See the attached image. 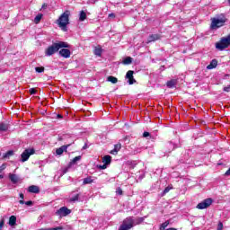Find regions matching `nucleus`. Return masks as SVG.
Masks as SVG:
<instances>
[{"label": "nucleus", "instance_id": "nucleus-1", "mask_svg": "<svg viewBox=\"0 0 230 230\" xmlns=\"http://www.w3.org/2000/svg\"><path fill=\"white\" fill-rule=\"evenodd\" d=\"M145 222L144 217H137L134 220L133 217H128L123 221L121 226L119 227V230H130L134 226H139V224H143Z\"/></svg>", "mask_w": 230, "mask_h": 230}, {"label": "nucleus", "instance_id": "nucleus-2", "mask_svg": "<svg viewBox=\"0 0 230 230\" xmlns=\"http://www.w3.org/2000/svg\"><path fill=\"white\" fill-rule=\"evenodd\" d=\"M62 48H71V46L67 42L58 41L53 43L45 50V55L46 57H51L55 55V53H57L59 49H62Z\"/></svg>", "mask_w": 230, "mask_h": 230}, {"label": "nucleus", "instance_id": "nucleus-3", "mask_svg": "<svg viewBox=\"0 0 230 230\" xmlns=\"http://www.w3.org/2000/svg\"><path fill=\"white\" fill-rule=\"evenodd\" d=\"M71 15V11L66 10L58 19L57 23L62 31H67V24H69V17Z\"/></svg>", "mask_w": 230, "mask_h": 230}, {"label": "nucleus", "instance_id": "nucleus-4", "mask_svg": "<svg viewBox=\"0 0 230 230\" xmlns=\"http://www.w3.org/2000/svg\"><path fill=\"white\" fill-rule=\"evenodd\" d=\"M229 46L230 34H228L226 37L221 38L220 40L216 43V49H218V51H224V49H227Z\"/></svg>", "mask_w": 230, "mask_h": 230}, {"label": "nucleus", "instance_id": "nucleus-5", "mask_svg": "<svg viewBox=\"0 0 230 230\" xmlns=\"http://www.w3.org/2000/svg\"><path fill=\"white\" fill-rule=\"evenodd\" d=\"M224 24H226V19L212 18L210 28L211 30H217L222 28Z\"/></svg>", "mask_w": 230, "mask_h": 230}, {"label": "nucleus", "instance_id": "nucleus-6", "mask_svg": "<svg viewBox=\"0 0 230 230\" xmlns=\"http://www.w3.org/2000/svg\"><path fill=\"white\" fill-rule=\"evenodd\" d=\"M34 154H35L34 148L25 149L21 155L22 163H26V161H28V159H30V156L33 155Z\"/></svg>", "mask_w": 230, "mask_h": 230}, {"label": "nucleus", "instance_id": "nucleus-7", "mask_svg": "<svg viewBox=\"0 0 230 230\" xmlns=\"http://www.w3.org/2000/svg\"><path fill=\"white\" fill-rule=\"evenodd\" d=\"M67 215H71V209L67 208V207H61L56 211V217L59 218H64V217H67Z\"/></svg>", "mask_w": 230, "mask_h": 230}, {"label": "nucleus", "instance_id": "nucleus-8", "mask_svg": "<svg viewBox=\"0 0 230 230\" xmlns=\"http://www.w3.org/2000/svg\"><path fill=\"white\" fill-rule=\"evenodd\" d=\"M213 204V199L208 198L197 205V209H208Z\"/></svg>", "mask_w": 230, "mask_h": 230}, {"label": "nucleus", "instance_id": "nucleus-9", "mask_svg": "<svg viewBox=\"0 0 230 230\" xmlns=\"http://www.w3.org/2000/svg\"><path fill=\"white\" fill-rule=\"evenodd\" d=\"M126 78L128 79V84L129 85H134L136 84V79H134V71L128 70L126 74Z\"/></svg>", "mask_w": 230, "mask_h": 230}, {"label": "nucleus", "instance_id": "nucleus-10", "mask_svg": "<svg viewBox=\"0 0 230 230\" xmlns=\"http://www.w3.org/2000/svg\"><path fill=\"white\" fill-rule=\"evenodd\" d=\"M60 57H63V58H69L71 57V50L68 49H61L59 50Z\"/></svg>", "mask_w": 230, "mask_h": 230}, {"label": "nucleus", "instance_id": "nucleus-11", "mask_svg": "<svg viewBox=\"0 0 230 230\" xmlns=\"http://www.w3.org/2000/svg\"><path fill=\"white\" fill-rule=\"evenodd\" d=\"M69 146H71V144L62 146L59 148L56 149L57 155H62L64 152H67V148H69Z\"/></svg>", "mask_w": 230, "mask_h": 230}, {"label": "nucleus", "instance_id": "nucleus-12", "mask_svg": "<svg viewBox=\"0 0 230 230\" xmlns=\"http://www.w3.org/2000/svg\"><path fill=\"white\" fill-rule=\"evenodd\" d=\"M155 40H161V34H151L147 38V44L150 42H155Z\"/></svg>", "mask_w": 230, "mask_h": 230}, {"label": "nucleus", "instance_id": "nucleus-13", "mask_svg": "<svg viewBox=\"0 0 230 230\" xmlns=\"http://www.w3.org/2000/svg\"><path fill=\"white\" fill-rule=\"evenodd\" d=\"M119 150H121V143L116 144L110 154H111V155H118V152H119Z\"/></svg>", "mask_w": 230, "mask_h": 230}, {"label": "nucleus", "instance_id": "nucleus-14", "mask_svg": "<svg viewBox=\"0 0 230 230\" xmlns=\"http://www.w3.org/2000/svg\"><path fill=\"white\" fill-rule=\"evenodd\" d=\"M29 193H40V189L37 185H31L28 188Z\"/></svg>", "mask_w": 230, "mask_h": 230}, {"label": "nucleus", "instance_id": "nucleus-15", "mask_svg": "<svg viewBox=\"0 0 230 230\" xmlns=\"http://www.w3.org/2000/svg\"><path fill=\"white\" fill-rule=\"evenodd\" d=\"M8 128H10V124L5 122L0 123V132H8Z\"/></svg>", "mask_w": 230, "mask_h": 230}, {"label": "nucleus", "instance_id": "nucleus-16", "mask_svg": "<svg viewBox=\"0 0 230 230\" xmlns=\"http://www.w3.org/2000/svg\"><path fill=\"white\" fill-rule=\"evenodd\" d=\"M102 163H103V164H106L107 166H109V164H111V163H112V156L111 155H104L102 158Z\"/></svg>", "mask_w": 230, "mask_h": 230}, {"label": "nucleus", "instance_id": "nucleus-17", "mask_svg": "<svg viewBox=\"0 0 230 230\" xmlns=\"http://www.w3.org/2000/svg\"><path fill=\"white\" fill-rule=\"evenodd\" d=\"M218 66V61L217 59H212L210 64L207 66V69H215Z\"/></svg>", "mask_w": 230, "mask_h": 230}, {"label": "nucleus", "instance_id": "nucleus-18", "mask_svg": "<svg viewBox=\"0 0 230 230\" xmlns=\"http://www.w3.org/2000/svg\"><path fill=\"white\" fill-rule=\"evenodd\" d=\"M166 85L169 89H173V87L177 85V81L175 79H172L166 83Z\"/></svg>", "mask_w": 230, "mask_h": 230}, {"label": "nucleus", "instance_id": "nucleus-19", "mask_svg": "<svg viewBox=\"0 0 230 230\" xmlns=\"http://www.w3.org/2000/svg\"><path fill=\"white\" fill-rule=\"evenodd\" d=\"M85 19H87V13H85V11H81L79 13V21H81V22H84Z\"/></svg>", "mask_w": 230, "mask_h": 230}, {"label": "nucleus", "instance_id": "nucleus-20", "mask_svg": "<svg viewBox=\"0 0 230 230\" xmlns=\"http://www.w3.org/2000/svg\"><path fill=\"white\" fill-rule=\"evenodd\" d=\"M103 52V49L101 47H95L93 53L96 55V57H102V53Z\"/></svg>", "mask_w": 230, "mask_h": 230}, {"label": "nucleus", "instance_id": "nucleus-21", "mask_svg": "<svg viewBox=\"0 0 230 230\" xmlns=\"http://www.w3.org/2000/svg\"><path fill=\"white\" fill-rule=\"evenodd\" d=\"M12 155H13V151L9 150L3 155L2 159H10V157H12Z\"/></svg>", "mask_w": 230, "mask_h": 230}, {"label": "nucleus", "instance_id": "nucleus-22", "mask_svg": "<svg viewBox=\"0 0 230 230\" xmlns=\"http://www.w3.org/2000/svg\"><path fill=\"white\" fill-rule=\"evenodd\" d=\"M9 179L13 184H17V182H19V178H17V175L15 174H10Z\"/></svg>", "mask_w": 230, "mask_h": 230}, {"label": "nucleus", "instance_id": "nucleus-23", "mask_svg": "<svg viewBox=\"0 0 230 230\" xmlns=\"http://www.w3.org/2000/svg\"><path fill=\"white\" fill-rule=\"evenodd\" d=\"M17 224V217L15 216H11L9 217V226H15Z\"/></svg>", "mask_w": 230, "mask_h": 230}, {"label": "nucleus", "instance_id": "nucleus-24", "mask_svg": "<svg viewBox=\"0 0 230 230\" xmlns=\"http://www.w3.org/2000/svg\"><path fill=\"white\" fill-rule=\"evenodd\" d=\"M122 64H124V66H128L132 64V58L127 57L126 58L123 59Z\"/></svg>", "mask_w": 230, "mask_h": 230}, {"label": "nucleus", "instance_id": "nucleus-25", "mask_svg": "<svg viewBox=\"0 0 230 230\" xmlns=\"http://www.w3.org/2000/svg\"><path fill=\"white\" fill-rule=\"evenodd\" d=\"M40 21H42V13H39L38 15H36V17L34 18V23L39 24Z\"/></svg>", "mask_w": 230, "mask_h": 230}, {"label": "nucleus", "instance_id": "nucleus-26", "mask_svg": "<svg viewBox=\"0 0 230 230\" xmlns=\"http://www.w3.org/2000/svg\"><path fill=\"white\" fill-rule=\"evenodd\" d=\"M107 81L111 82V84H118V79L112 75L108 76Z\"/></svg>", "mask_w": 230, "mask_h": 230}, {"label": "nucleus", "instance_id": "nucleus-27", "mask_svg": "<svg viewBox=\"0 0 230 230\" xmlns=\"http://www.w3.org/2000/svg\"><path fill=\"white\" fill-rule=\"evenodd\" d=\"M168 226H170V221H165L164 222L161 226H160V230H164L166 229V227H168Z\"/></svg>", "mask_w": 230, "mask_h": 230}, {"label": "nucleus", "instance_id": "nucleus-28", "mask_svg": "<svg viewBox=\"0 0 230 230\" xmlns=\"http://www.w3.org/2000/svg\"><path fill=\"white\" fill-rule=\"evenodd\" d=\"M93 180L91 179V177H87L84 179L83 184H92Z\"/></svg>", "mask_w": 230, "mask_h": 230}, {"label": "nucleus", "instance_id": "nucleus-29", "mask_svg": "<svg viewBox=\"0 0 230 230\" xmlns=\"http://www.w3.org/2000/svg\"><path fill=\"white\" fill-rule=\"evenodd\" d=\"M78 199H80V194H76L75 196L72 197L70 199V202H76L78 201Z\"/></svg>", "mask_w": 230, "mask_h": 230}, {"label": "nucleus", "instance_id": "nucleus-30", "mask_svg": "<svg viewBox=\"0 0 230 230\" xmlns=\"http://www.w3.org/2000/svg\"><path fill=\"white\" fill-rule=\"evenodd\" d=\"M64 226H57L54 228H41L40 230H63Z\"/></svg>", "mask_w": 230, "mask_h": 230}, {"label": "nucleus", "instance_id": "nucleus-31", "mask_svg": "<svg viewBox=\"0 0 230 230\" xmlns=\"http://www.w3.org/2000/svg\"><path fill=\"white\" fill-rule=\"evenodd\" d=\"M44 66H37L35 68L36 73H44Z\"/></svg>", "mask_w": 230, "mask_h": 230}, {"label": "nucleus", "instance_id": "nucleus-32", "mask_svg": "<svg viewBox=\"0 0 230 230\" xmlns=\"http://www.w3.org/2000/svg\"><path fill=\"white\" fill-rule=\"evenodd\" d=\"M116 193L117 195H123V190L121 189V187L117 188Z\"/></svg>", "mask_w": 230, "mask_h": 230}, {"label": "nucleus", "instance_id": "nucleus-33", "mask_svg": "<svg viewBox=\"0 0 230 230\" xmlns=\"http://www.w3.org/2000/svg\"><path fill=\"white\" fill-rule=\"evenodd\" d=\"M4 170H6V164H3L0 166V173H3Z\"/></svg>", "mask_w": 230, "mask_h": 230}, {"label": "nucleus", "instance_id": "nucleus-34", "mask_svg": "<svg viewBox=\"0 0 230 230\" xmlns=\"http://www.w3.org/2000/svg\"><path fill=\"white\" fill-rule=\"evenodd\" d=\"M82 159V156L78 155L73 158L72 163H76L77 161H80Z\"/></svg>", "mask_w": 230, "mask_h": 230}, {"label": "nucleus", "instance_id": "nucleus-35", "mask_svg": "<svg viewBox=\"0 0 230 230\" xmlns=\"http://www.w3.org/2000/svg\"><path fill=\"white\" fill-rule=\"evenodd\" d=\"M97 168H100V170H107V164H103L102 165H97Z\"/></svg>", "mask_w": 230, "mask_h": 230}, {"label": "nucleus", "instance_id": "nucleus-36", "mask_svg": "<svg viewBox=\"0 0 230 230\" xmlns=\"http://www.w3.org/2000/svg\"><path fill=\"white\" fill-rule=\"evenodd\" d=\"M30 94H37V90L35 88H31L29 90Z\"/></svg>", "mask_w": 230, "mask_h": 230}, {"label": "nucleus", "instance_id": "nucleus-37", "mask_svg": "<svg viewBox=\"0 0 230 230\" xmlns=\"http://www.w3.org/2000/svg\"><path fill=\"white\" fill-rule=\"evenodd\" d=\"M222 229H224V224H222V222H219L217 224V230H222Z\"/></svg>", "mask_w": 230, "mask_h": 230}, {"label": "nucleus", "instance_id": "nucleus-38", "mask_svg": "<svg viewBox=\"0 0 230 230\" xmlns=\"http://www.w3.org/2000/svg\"><path fill=\"white\" fill-rule=\"evenodd\" d=\"M170 190H172V187H166L164 190V195H166V193H168L170 191Z\"/></svg>", "mask_w": 230, "mask_h": 230}, {"label": "nucleus", "instance_id": "nucleus-39", "mask_svg": "<svg viewBox=\"0 0 230 230\" xmlns=\"http://www.w3.org/2000/svg\"><path fill=\"white\" fill-rule=\"evenodd\" d=\"M143 137H150V132L145 131V132L143 133Z\"/></svg>", "mask_w": 230, "mask_h": 230}, {"label": "nucleus", "instance_id": "nucleus-40", "mask_svg": "<svg viewBox=\"0 0 230 230\" xmlns=\"http://www.w3.org/2000/svg\"><path fill=\"white\" fill-rule=\"evenodd\" d=\"M4 226V219H1V221H0V230H3Z\"/></svg>", "mask_w": 230, "mask_h": 230}, {"label": "nucleus", "instance_id": "nucleus-41", "mask_svg": "<svg viewBox=\"0 0 230 230\" xmlns=\"http://www.w3.org/2000/svg\"><path fill=\"white\" fill-rule=\"evenodd\" d=\"M223 91H225V93H230V84L228 86L224 87Z\"/></svg>", "mask_w": 230, "mask_h": 230}, {"label": "nucleus", "instance_id": "nucleus-42", "mask_svg": "<svg viewBox=\"0 0 230 230\" xmlns=\"http://www.w3.org/2000/svg\"><path fill=\"white\" fill-rule=\"evenodd\" d=\"M123 141H127L128 143H130V137H124Z\"/></svg>", "mask_w": 230, "mask_h": 230}, {"label": "nucleus", "instance_id": "nucleus-43", "mask_svg": "<svg viewBox=\"0 0 230 230\" xmlns=\"http://www.w3.org/2000/svg\"><path fill=\"white\" fill-rule=\"evenodd\" d=\"M25 205L26 206H33V201H31V200L26 201Z\"/></svg>", "mask_w": 230, "mask_h": 230}, {"label": "nucleus", "instance_id": "nucleus-44", "mask_svg": "<svg viewBox=\"0 0 230 230\" xmlns=\"http://www.w3.org/2000/svg\"><path fill=\"white\" fill-rule=\"evenodd\" d=\"M41 8H42L43 10L46 9V8H48V4H47L46 3H44V4H42Z\"/></svg>", "mask_w": 230, "mask_h": 230}, {"label": "nucleus", "instance_id": "nucleus-45", "mask_svg": "<svg viewBox=\"0 0 230 230\" xmlns=\"http://www.w3.org/2000/svg\"><path fill=\"white\" fill-rule=\"evenodd\" d=\"M62 118H64V116H62V114H58V119H62Z\"/></svg>", "mask_w": 230, "mask_h": 230}, {"label": "nucleus", "instance_id": "nucleus-46", "mask_svg": "<svg viewBox=\"0 0 230 230\" xmlns=\"http://www.w3.org/2000/svg\"><path fill=\"white\" fill-rule=\"evenodd\" d=\"M20 199H22V200H24V194L20 193Z\"/></svg>", "mask_w": 230, "mask_h": 230}, {"label": "nucleus", "instance_id": "nucleus-47", "mask_svg": "<svg viewBox=\"0 0 230 230\" xmlns=\"http://www.w3.org/2000/svg\"><path fill=\"white\" fill-rule=\"evenodd\" d=\"M225 175H230V168L226 172Z\"/></svg>", "mask_w": 230, "mask_h": 230}, {"label": "nucleus", "instance_id": "nucleus-48", "mask_svg": "<svg viewBox=\"0 0 230 230\" xmlns=\"http://www.w3.org/2000/svg\"><path fill=\"white\" fill-rule=\"evenodd\" d=\"M109 17H116V14H114V13H110V14H109Z\"/></svg>", "mask_w": 230, "mask_h": 230}, {"label": "nucleus", "instance_id": "nucleus-49", "mask_svg": "<svg viewBox=\"0 0 230 230\" xmlns=\"http://www.w3.org/2000/svg\"><path fill=\"white\" fill-rule=\"evenodd\" d=\"M20 204H25L26 202H24V199H20Z\"/></svg>", "mask_w": 230, "mask_h": 230}, {"label": "nucleus", "instance_id": "nucleus-50", "mask_svg": "<svg viewBox=\"0 0 230 230\" xmlns=\"http://www.w3.org/2000/svg\"><path fill=\"white\" fill-rule=\"evenodd\" d=\"M85 148H87V144H85V145L83 146V150H85Z\"/></svg>", "mask_w": 230, "mask_h": 230}, {"label": "nucleus", "instance_id": "nucleus-51", "mask_svg": "<svg viewBox=\"0 0 230 230\" xmlns=\"http://www.w3.org/2000/svg\"><path fill=\"white\" fill-rule=\"evenodd\" d=\"M0 179H4V175L0 173Z\"/></svg>", "mask_w": 230, "mask_h": 230}, {"label": "nucleus", "instance_id": "nucleus-52", "mask_svg": "<svg viewBox=\"0 0 230 230\" xmlns=\"http://www.w3.org/2000/svg\"><path fill=\"white\" fill-rule=\"evenodd\" d=\"M0 156H1V153H0Z\"/></svg>", "mask_w": 230, "mask_h": 230}]
</instances>
